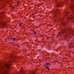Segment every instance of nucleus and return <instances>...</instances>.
Here are the masks:
<instances>
[{
    "label": "nucleus",
    "mask_w": 74,
    "mask_h": 74,
    "mask_svg": "<svg viewBox=\"0 0 74 74\" xmlns=\"http://www.w3.org/2000/svg\"><path fill=\"white\" fill-rule=\"evenodd\" d=\"M19 4V2H18L17 3V4Z\"/></svg>",
    "instance_id": "20"
},
{
    "label": "nucleus",
    "mask_w": 74,
    "mask_h": 74,
    "mask_svg": "<svg viewBox=\"0 0 74 74\" xmlns=\"http://www.w3.org/2000/svg\"><path fill=\"white\" fill-rule=\"evenodd\" d=\"M57 11H58V10L56 9L52 12V13H53L54 15H56V12H57Z\"/></svg>",
    "instance_id": "6"
},
{
    "label": "nucleus",
    "mask_w": 74,
    "mask_h": 74,
    "mask_svg": "<svg viewBox=\"0 0 74 74\" xmlns=\"http://www.w3.org/2000/svg\"><path fill=\"white\" fill-rule=\"evenodd\" d=\"M73 48H74V46H73Z\"/></svg>",
    "instance_id": "24"
},
{
    "label": "nucleus",
    "mask_w": 74,
    "mask_h": 74,
    "mask_svg": "<svg viewBox=\"0 0 74 74\" xmlns=\"http://www.w3.org/2000/svg\"><path fill=\"white\" fill-rule=\"evenodd\" d=\"M32 15H34V14H32Z\"/></svg>",
    "instance_id": "21"
},
{
    "label": "nucleus",
    "mask_w": 74,
    "mask_h": 74,
    "mask_svg": "<svg viewBox=\"0 0 74 74\" xmlns=\"http://www.w3.org/2000/svg\"><path fill=\"white\" fill-rule=\"evenodd\" d=\"M34 33H35V34H37V33H36V32H34Z\"/></svg>",
    "instance_id": "19"
},
{
    "label": "nucleus",
    "mask_w": 74,
    "mask_h": 74,
    "mask_svg": "<svg viewBox=\"0 0 74 74\" xmlns=\"http://www.w3.org/2000/svg\"><path fill=\"white\" fill-rule=\"evenodd\" d=\"M69 41V40H68V41Z\"/></svg>",
    "instance_id": "25"
},
{
    "label": "nucleus",
    "mask_w": 74,
    "mask_h": 74,
    "mask_svg": "<svg viewBox=\"0 0 74 74\" xmlns=\"http://www.w3.org/2000/svg\"><path fill=\"white\" fill-rule=\"evenodd\" d=\"M15 39H16L15 38H13V41H15Z\"/></svg>",
    "instance_id": "18"
},
{
    "label": "nucleus",
    "mask_w": 74,
    "mask_h": 74,
    "mask_svg": "<svg viewBox=\"0 0 74 74\" xmlns=\"http://www.w3.org/2000/svg\"><path fill=\"white\" fill-rule=\"evenodd\" d=\"M49 63H47V66H49Z\"/></svg>",
    "instance_id": "16"
},
{
    "label": "nucleus",
    "mask_w": 74,
    "mask_h": 74,
    "mask_svg": "<svg viewBox=\"0 0 74 74\" xmlns=\"http://www.w3.org/2000/svg\"><path fill=\"white\" fill-rule=\"evenodd\" d=\"M21 73H23V70H21Z\"/></svg>",
    "instance_id": "12"
},
{
    "label": "nucleus",
    "mask_w": 74,
    "mask_h": 74,
    "mask_svg": "<svg viewBox=\"0 0 74 74\" xmlns=\"http://www.w3.org/2000/svg\"><path fill=\"white\" fill-rule=\"evenodd\" d=\"M73 19H74V17L73 16H70V17L68 18V19L69 20H71Z\"/></svg>",
    "instance_id": "7"
},
{
    "label": "nucleus",
    "mask_w": 74,
    "mask_h": 74,
    "mask_svg": "<svg viewBox=\"0 0 74 74\" xmlns=\"http://www.w3.org/2000/svg\"><path fill=\"white\" fill-rule=\"evenodd\" d=\"M72 30L73 29H72V28H69L67 29H64L62 30V32L60 33L59 35H60V36H62L63 33H65V35L64 37L66 38V37H67V34H70V33H71L70 31H72Z\"/></svg>",
    "instance_id": "1"
},
{
    "label": "nucleus",
    "mask_w": 74,
    "mask_h": 74,
    "mask_svg": "<svg viewBox=\"0 0 74 74\" xmlns=\"http://www.w3.org/2000/svg\"><path fill=\"white\" fill-rule=\"evenodd\" d=\"M5 67L7 68L8 69H9V68H10V66L8 64H6L5 65Z\"/></svg>",
    "instance_id": "8"
},
{
    "label": "nucleus",
    "mask_w": 74,
    "mask_h": 74,
    "mask_svg": "<svg viewBox=\"0 0 74 74\" xmlns=\"http://www.w3.org/2000/svg\"><path fill=\"white\" fill-rule=\"evenodd\" d=\"M0 1H1V0H0Z\"/></svg>",
    "instance_id": "26"
},
{
    "label": "nucleus",
    "mask_w": 74,
    "mask_h": 74,
    "mask_svg": "<svg viewBox=\"0 0 74 74\" xmlns=\"http://www.w3.org/2000/svg\"><path fill=\"white\" fill-rule=\"evenodd\" d=\"M55 55H56V53H53V56H55Z\"/></svg>",
    "instance_id": "14"
},
{
    "label": "nucleus",
    "mask_w": 74,
    "mask_h": 74,
    "mask_svg": "<svg viewBox=\"0 0 74 74\" xmlns=\"http://www.w3.org/2000/svg\"><path fill=\"white\" fill-rule=\"evenodd\" d=\"M46 68H47L48 70H49L50 69L47 66H46Z\"/></svg>",
    "instance_id": "11"
},
{
    "label": "nucleus",
    "mask_w": 74,
    "mask_h": 74,
    "mask_svg": "<svg viewBox=\"0 0 74 74\" xmlns=\"http://www.w3.org/2000/svg\"><path fill=\"white\" fill-rule=\"evenodd\" d=\"M22 25V23H20V24L19 25V26H21Z\"/></svg>",
    "instance_id": "13"
},
{
    "label": "nucleus",
    "mask_w": 74,
    "mask_h": 74,
    "mask_svg": "<svg viewBox=\"0 0 74 74\" xmlns=\"http://www.w3.org/2000/svg\"><path fill=\"white\" fill-rule=\"evenodd\" d=\"M55 1L56 2V4L57 7H61L62 6V2H58L57 0H55Z\"/></svg>",
    "instance_id": "2"
},
{
    "label": "nucleus",
    "mask_w": 74,
    "mask_h": 74,
    "mask_svg": "<svg viewBox=\"0 0 74 74\" xmlns=\"http://www.w3.org/2000/svg\"><path fill=\"white\" fill-rule=\"evenodd\" d=\"M0 23L1 25H2L3 26H8V25H7L6 23L4 22L1 21Z\"/></svg>",
    "instance_id": "4"
},
{
    "label": "nucleus",
    "mask_w": 74,
    "mask_h": 74,
    "mask_svg": "<svg viewBox=\"0 0 74 74\" xmlns=\"http://www.w3.org/2000/svg\"><path fill=\"white\" fill-rule=\"evenodd\" d=\"M69 13V12L67 11H66L65 12V15H67V14Z\"/></svg>",
    "instance_id": "9"
},
{
    "label": "nucleus",
    "mask_w": 74,
    "mask_h": 74,
    "mask_svg": "<svg viewBox=\"0 0 74 74\" xmlns=\"http://www.w3.org/2000/svg\"><path fill=\"white\" fill-rule=\"evenodd\" d=\"M35 74V72L34 71H32L31 72V73H30V74Z\"/></svg>",
    "instance_id": "10"
},
{
    "label": "nucleus",
    "mask_w": 74,
    "mask_h": 74,
    "mask_svg": "<svg viewBox=\"0 0 74 74\" xmlns=\"http://www.w3.org/2000/svg\"><path fill=\"white\" fill-rule=\"evenodd\" d=\"M62 24H63V25H66V23H63Z\"/></svg>",
    "instance_id": "17"
},
{
    "label": "nucleus",
    "mask_w": 74,
    "mask_h": 74,
    "mask_svg": "<svg viewBox=\"0 0 74 74\" xmlns=\"http://www.w3.org/2000/svg\"><path fill=\"white\" fill-rule=\"evenodd\" d=\"M32 61H34V60H32Z\"/></svg>",
    "instance_id": "23"
},
{
    "label": "nucleus",
    "mask_w": 74,
    "mask_h": 74,
    "mask_svg": "<svg viewBox=\"0 0 74 74\" xmlns=\"http://www.w3.org/2000/svg\"><path fill=\"white\" fill-rule=\"evenodd\" d=\"M4 13H5V12H1L0 13V20H1L2 19V16L3 15H4Z\"/></svg>",
    "instance_id": "5"
},
{
    "label": "nucleus",
    "mask_w": 74,
    "mask_h": 74,
    "mask_svg": "<svg viewBox=\"0 0 74 74\" xmlns=\"http://www.w3.org/2000/svg\"><path fill=\"white\" fill-rule=\"evenodd\" d=\"M5 73H7V71H6Z\"/></svg>",
    "instance_id": "22"
},
{
    "label": "nucleus",
    "mask_w": 74,
    "mask_h": 74,
    "mask_svg": "<svg viewBox=\"0 0 74 74\" xmlns=\"http://www.w3.org/2000/svg\"><path fill=\"white\" fill-rule=\"evenodd\" d=\"M73 1L74 3H72L71 5H70V7L71 8V9H74V0H72ZM74 9H73V10Z\"/></svg>",
    "instance_id": "3"
},
{
    "label": "nucleus",
    "mask_w": 74,
    "mask_h": 74,
    "mask_svg": "<svg viewBox=\"0 0 74 74\" xmlns=\"http://www.w3.org/2000/svg\"><path fill=\"white\" fill-rule=\"evenodd\" d=\"M10 58H12V55H10Z\"/></svg>",
    "instance_id": "15"
}]
</instances>
